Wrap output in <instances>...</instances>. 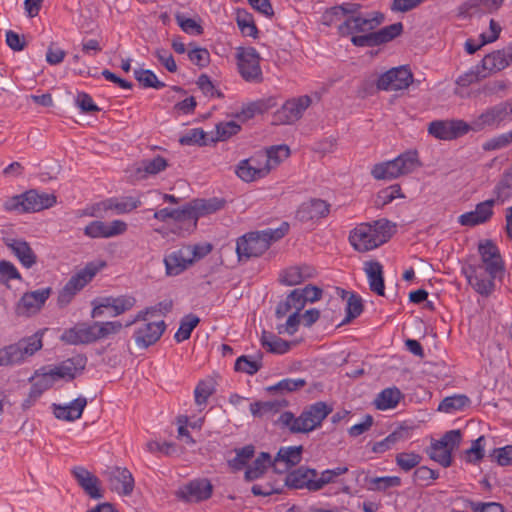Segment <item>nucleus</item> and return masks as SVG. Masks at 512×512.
I'll return each instance as SVG.
<instances>
[{
    "label": "nucleus",
    "mask_w": 512,
    "mask_h": 512,
    "mask_svg": "<svg viewBox=\"0 0 512 512\" xmlns=\"http://www.w3.org/2000/svg\"><path fill=\"white\" fill-rule=\"evenodd\" d=\"M364 271L368 278L370 290L379 296H384L385 285L381 263L378 261H367L364 263Z\"/></svg>",
    "instance_id": "nucleus-32"
},
{
    "label": "nucleus",
    "mask_w": 512,
    "mask_h": 512,
    "mask_svg": "<svg viewBox=\"0 0 512 512\" xmlns=\"http://www.w3.org/2000/svg\"><path fill=\"white\" fill-rule=\"evenodd\" d=\"M512 120V98L488 107L472 120L470 130L482 131L486 128H498L502 123Z\"/></svg>",
    "instance_id": "nucleus-8"
},
{
    "label": "nucleus",
    "mask_w": 512,
    "mask_h": 512,
    "mask_svg": "<svg viewBox=\"0 0 512 512\" xmlns=\"http://www.w3.org/2000/svg\"><path fill=\"white\" fill-rule=\"evenodd\" d=\"M331 412L332 407L319 401L306 407L298 417L290 411L282 413L278 418V423L292 434H307L320 427Z\"/></svg>",
    "instance_id": "nucleus-3"
},
{
    "label": "nucleus",
    "mask_w": 512,
    "mask_h": 512,
    "mask_svg": "<svg viewBox=\"0 0 512 512\" xmlns=\"http://www.w3.org/2000/svg\"><path fill=\"white\" fill-rule=\"evenodd\" d=\"M383 21L384 15L381 12L360 14L353 19H345V22L339 24L338 34L343 37L352 36L351 42L357 47L378 46L393 40L403 31L401 22L374 31Z\"/></svg>",
    "instance_id": "nucleus-1"
},
{
    "label": "nucleus",
    "mask_w": 512,
    "mask_h": 512,
    "mask_svg": "<svg viewBox=\"0 0 512 512\" xmlns=\"http://www.w3.org/2000/svg\"><path fill=\"white\" fill-rule=\"evenodd\" d=\"M75 370L76 368L73 366V363L70 360L48 370L46 368L41 369V371H44L47 376H51L52 383L59 379H73L75 377Z\"/></svg>",
    "instance_id": "nucleus-44"
},
{
    "label": "nucleus",
    "mask_w": 512,
    "mask_h": 512,
    "mask_svg": "<svg viewBox=\"0 0 512 512\" xmlns=\"http://www.w3.org/2000/svg\"><path fill=\"white\" fill-rule=\"evenodd\" d=\"M142 202L139 197L126 196V197H112L101 202L103 210H114L116 214H127L139 208Z\"/></svg>",
    "instance_id": "nucleus-29"
},
{
    "label": "nucleus",
    "mask_w": 512,
    "mask_h": 512,
    "mask_svg": "<svg viewBox=\"0 0 512 512\" xmlns=\"http://www.w3.org/2000/svg\"><path fill=\"white\" fill-rule=\"evenodd\" d=\"M481 0H467L457 8V15L462 18L472 17L473 15H482Z\"/></svg>",
    "instance_id": "nucleus-64"
},
{
    "label": "nucleus",
    "mask_w": 512,
    "mask_h": 512,
    "mask_svg": "<svg viewBox=\"0 0 512 512\" xmlns=\"http://www.w3.org/2000/svg\"><path fill=\"white\" fill-rule=\"evenodd\" d=\"M200 319L193 315H186L180 322V326L174 335L175 340L180 343L190 338L192 331L198 325Z\"/></svg>",
    "instance_id": "nucleus-48"
},
{
    "label": "nucleus",
    "mask_w": 512,
    "mask_h": 512,
    "mask_svg": "<svg viewBox=\"0 0 512 512\" xmlns=\"http://www.w3.org/2000/svg\"><path fill=\"white\" fill-rule=\"evenodd\" d=\"M289 231V224L283 222L278 228H267L262 231L250 232L237 240L236 252L240 261L259 257L270 245L283 238Z\"/></svg>",
    "instance_id": "nucleus-2"
},
{
    "label": "nucleus",
    "mask_w": 512,
    "mask_h": 512,
    "mask_svg": "<svg viewBox=\"0 0 512 512\" xmlns=\"http://www.w3.org/2000/svg\"><path fill=\"white\" fill-rule=\"evenodd\" d=\"M79 486L93 499L96 498V478L91 472L82 466H76L72 469Z\"/></svg>",
    "instance_id": "nucleus-36"
},
{
    "label": "nucleus",
    "mask_w": 512,
    "mask_h": 512,
    "mask_svg": "<svg viewBox=\"0 0 512 512\" xmlns=\"http://www.w3.org/2000/svg\"><path fill=\"white\" fill-rule=\"evenodd\" d=\"M284 405L285 401H256L250 404V412L254 417H263L268 413L277 412Z\"/></svg>",
    "instance_id": "nucleus-52"
},
{
    "label": "nucleus",
    "mask_w": 512,
    "mask_h": 512,
    "mask_svg": "<svg viewBox=\"0 0 512 512\" xmlns=\"http://www.w3.org/2000/svg\"><path fill=\"white\" fill-rule=\"evenodd\" d=\"M422 457L415 452H401L395 457L396 464L403 471H410L415 468L420 462Z\"/></svg>",
    "instance_id": "nucleus-58"
},
{
    "label": "nucleus",
    "mask_w": 512,
    "mask_h": 512,
    "mask_svg": "<svg viewBox=\"0 0 512 512\" xmlns=\"http://www.w3.org/2000/svg\"><path fill=\"white\" fill-rule=\"evenodd\" d=\"M177 214L174 215V219L177 222L186 224L189 228H196L198 217L195 210L194 203L184 206L181 209H175Z\"/></svg>",
    "instance_id": "nucleus-54"
},
{
    "label": "nucleus",
    "mask_w": 512,
    "mask_h": 512,
    "mask_svg": "<svg viewBox=\"0 0 512 512\" xmlns=\"http://www.w3.org/2000/svg\"><path fill=\"white\" fill-rule=\"evenodd\" d=\"M305 385H306V381L302 378H297V379L286 378V379L279 381L275 385L269 386L267 388V390L269 392H279L281 394H284V393L297 391V390L301 389L302 387H304Z\"/></svg>",
    "instance_id": "nucleus-55"
},
{
    "label": "nucleus",
    "mask_w": 512,
    "mask_h": 512,
    "mask_svg": "<svg viewBox=\"0 0 512 512\" xmlns=\"http://www.w3.org/2000/svg\"><path fill=\"white\" fill-rule=\"evenodd\" d=\"M86 404V399L82 397H79L66 405L54 403L52 405L53 414L59 420L74 421L81 417Z\"/></svg>",
    "instance_id": "nucleus-30"
},
{
    "label": "nucleus",
    "mask_w": 512,
    "mask_h": 512,
    "mask_svg": "<svg viewBox=\"0 0 512 512\" xmlns=\"http://www.w3.org/2000/svg\"><path fill=\"white\" fill-rule=\"evenodd\" d=\"M41 348L42 339L38 333L21 339L17 343L7 345L0 349V366L20 364Z\"/></svg>",
    "instance_id": "nucleus-7"
},
{
    "label": "nucleus",
    "mask_w": 512,
    "mask_h": 512,
    "mask_svg": "<svg viewBox=\"0 0 512 512\" xmlns=\"http://www.w3.org/2000/svg\"><path fill=\"white\" fill-rule=\"evenodd\" d=\"M135 79L145 88L162 89L165 83L158 80L155 73L148 69H135Z\"/></svg>",
    "instance_id": "nucleus-50"
},
{
    "label": "nucleus",
    "mask_w": 512,
    "mask_h": 512,
    "mask_svg": "<svg viewBox=\"0 0 512 512\" xmlns=\"http://www.w3.org/2000/svg\"><path fill=\"white\" fill-rule=\"evenodd\" d=\"M167 161L161 156L152 159H144L134 165V177L138 180L145 179L149 175H155L165 170Z\"/></svg>",
    "instance_id": "nucleus-33"
},
{
    "label": "nucleus",
    "mask_w": 512,
    "mask_h": 512,
    "mask_svg": "<svg viewBox=\"0 0 512 512\" xmlns=\"http://www.w3.org/2000/svg\"><path fill=\"white\" fill-rule=\"evenodd\" d=\"M136 305V298L129 294L98 297V317H117L130 311Z\"/></svg>",
    "instance_id": "nucleus-14"
},
{
    "label": "nucleus",
    "mask_w": 512,
    "mask_h": 512,
    "mask_svg": "<svg viewBox=\"0 0 512 512\" xmlns=\"http://www.w3.org/2000/svg\"><path fill=\"white\" fill-rule=\"evenodd\" d=\"M421 166L416 151H406L393 160L373 166L371 175L377 180H393L415 171Z\"/></svg>",
    "instance_id": "nucleus-5"
},
{
    "label": "nucleus",
    "mask_w": 512,
    "mask_h": 512,
    "mask_svg": "<svg viewBox=\"0 0 512 512\" xmlns=\"http://www.w3.org/2000/svg\"><path fill=\"white\" fill-rule=\"evenodd\" d=\"M171 308H172L171 301L160 302L158 305H156L154 307L145 308V309L139 311L132 320L128 321L125 324V327H130L133 324H136L141 321H146L148 315L153 314L157 311L167 313L171 310Z\"/></svg>",
    "instance_id": "nucleus-56"
},
{
    "label": "nucleus",
    "mask_w": 512,
    "mask_h": 512,
    "mask_svg": "<svg viewBox=\"0 0 512 512\" xmlns=\"http://www.w3.org/2000/svg\"><path fill=\"white\" fill-rule=\"evenodd\" d=\"M262 367L261 357L254 358L242 355L235 362V370L249 375H254Z\"/></svg>",
    "instance_id": "nucleus-49"
},
{
    "label": "nucleus",
    "mask_w": 512,
    "mask_h": 512,
    "mask_svg": "<svg viewBox=\"0 0 512 512\" xmlns=\"http://www.w3.org/2000/svg\"><path fill=\"white\" fill-rule=\"evenodd\" d=\"M412 82L413 74L410 69L401 66L383 73L377 80V88L384 91H398L408 88Z\"/></svg>",
    "instance_id": "nucleus-15"
},
{
    "label": "nucleus",
    "mask_w": 512,
    "mask_h": 512,
    "mask_svg": "<svg viewBox=\"0 0 512 512\" xmlns=\"http://www.w3.org/2000/svg\"><path fill=\"white\" fill-rule=\"evenodd\" d=\"M50 288H44L25 293L16 306V313L19 316H28L36 313L49 298Z\"/></svg>",
    "instance_id": "nucleus-18"
},
{
    "label": "nucleus",
    "mask_w": 512,
    "mask_h": 512,
    "mask_svg": "<svg viewBox=\"0 0 512 512\" xmlns=\"http://www.w3.org/2000/svg\"><path fill=\"white\" fill-rule=\"evenodd\" d=\"M315 269L309 265L292 266L283 270L279 276L282 284L294 286L314 276Z\"/></svg>",
    "instance_id": "nucleus-31"
},
{
    "label": "nucleus",
    "mask_w": 512,
    "mask_h": 512,
    "mask_svg": "<svg viewBox=\"0 0 512 512\" xmlns=\"http://www.w3.org/2000/svg\"><path fill=\"white\" fill-rule=\"evenodd\" d=\"M495 202V199H489L478 203L475 210L461 214L458 217V223L461 226L468 227H474L486 223L493 215V206Z\"/></svg>",
    "instance_id": "nucleus-19"
},
{
    "label": "nucleus",
    "mask_w": 512,
    "mask_h": 512,
    "mask_svg": "<svg viewBox=\"0 0 512 512\" xmlns=\"http://www.w3.org/2000/svg\"><path fill=\"white\" fill-rule=\"evenodd\" d=\"M261 343L267 351L276 354H284L291 348L290 342L266 331L262 333Z\"/></svg>",
    "instance_id": "nucleus-38"
},
{
    "label": "nucleus",
    "mask_w": 512,
    "mask_h": 512,
    "mask_svg": "<svg viewBox=\"0 0 512 512\" xmlns=\"http://www.w3.org/2000/svg\"><path fill=\"white\" fill-rule=\"evenodd\" d=\"M512 62V51L497 50L486 55L481 61L482 70L487 76L493 72L501 71Z\"/></svg>",
    "instance_id": "nucleus-28"
},
{
    "label": "nucleus",
    "mask_w": 512,
    "mask_h": 512,
    "mask_svg": "<svg viewBox=\"0 0 512 512\" xmlns=\"http://www.w3.org/2000/svg\"><path fill=\"white\" fill-rule=\"evenodd\" d=\"M270 173L268 160L260 151L253 156L241 160L235 168V174L244 182H254Z\"/></svg>",
    "instance_id": "nucleus-10"
},
{
    "label": "nucleus",
    "mask_w": 512,
    "mask_h": 512,
    "mask_svg": "<svg viewBox=\"0 0 512 512\" xmlns=\"http://www.w3.org/2000/svg\"><path fill=\"white\" fill-rule=\"evenodd\" d=\"M312 104L308 95H302L287 100L274 114V123L278 125H291L302 118L304 112Z\"/></svg>",
    "instance_id": "nucleus-11"
},
{
    "label": "nucleus",
    "mask_w": 512,
    "mask_h": 512,
    "mask_svg": "<svg viewBox=\"0 0 512 512\" xmlns=\"http://www.w3.org/2000/svg\"><path fill=\"white\" fill-rule=\"evenodd\" d=\"M302 446L281 447L272 462L276 473H285L300 463L302 459Z\"/></svg>",
    "instance_id": "nucleus-21"
},
{
    "label": "nucleus",
    "mask_w": 512,
    "mask_h": 512,
    "mask_svg": "<svg viewBox=\"0 0 512 512\" xmlns=\"http://www.w3.org/2000/svg\"><path fill=\"white\" fill-rule=\"evenodd\" d=\"M478 251L481 257L479 264L486 266L495 265V269L504 272V264L499 249L491 240L479 243Z\"/></svg>",
    "instance_id": "nucleus-34"
},
{
    "label": "nucleus",
    "mask_w": 512,
    "mask_h": 512,
    "mask_svg": "<svg viewBox=\"0 0 512 512\" xmlns=\"http://www.w3.org/2000/svg\"><path fill=\"white\" fill-rule=\"evenodd\" d=\"M237 69L242 79L248 83L263 81L260 54L254 47H238L235 54Z\"/></svg>",
    "instance_id": "nucleus-9"
},
{
    "label": "nucleus",
    "mask_w": 512,
    "mask_h": 512,
    "mask_svg": "<svg viewBox=\"0 0 512 512\" xmlns=\"http://www.w3.org/2000/svg\"><path fill=\"white\" fill-rule=\"evenodd\" d=\"M134 331L133 337L135 343L140 348H148L155 344L162 336L166 329L163 320L155 322L142 321Z\"/></svg>",
    "instance_id": "nucleus-17"
},
{
    "label": "nucleus",
    "mask_w": 512,
    "mask_h": 512,
    "mask_svg": "<svg viewBox=\"0 0 512 512\" xmlns=\"http://www.w3.org/2000/svg\"><path fill=\"white\" fill-rule=\"evenodd\" d=\"M470 399L464 394H455L445 397L439 404L438 410L444 413H453L465 409L470 405Z\"/></svg>",
    "instance_id": "nucleus-41"
},
{
    "label": "nucleus",
    "mask_w": 512,
    "mask_h": 512,
    "mask_svg": "<svg viewBox=\"0 0 512 512\" xmlns=\"http://www.w3.org/2000/svg\"><path fill=\"white\" fill-rule=\"evenodd\" d=\"M236 23L244 36L257 37L258 29L252 14L244 9H238L236 13Z\"/></svg>",
    "instance_id": "nucleus-43"
},
{
    "label": "nucleus",
    "mask_w": 512,
    "mask_h": 512,
    "mask_svg": "<svg viewBox=\"0 0 512 512\" xmlns=\"http://www.w3.org/2000/svg\"><path fill=\"white\" fill-rule=\"evenodd\" d=\"M404 430L400 429L392 432L386 438L381 441L375 442L372 446L374 453H384L389 450L398 441L403 439Z\"/></svg>",
    "instance_id": "nucleus-59"
},
{
    "label": "nucleus",
    "mask_w": 512,
    "mask_h": 512,
    "mask_svg": "<svg viewBox=\"0 0 512 512\" xmlns=\"http://www.w3.org/2000/svg\"><path fill=\"white\" fill-rule=\"evenodd\" d=\"M442 442L435 441L430 446L429 456L443 467H449L452 463V452Z\"/></svg>",
    "instance_id": "nucleus-46"
},
{
    "label": "nucleus",
    "mask_w": 512,
    "mask_h": 512,
    "mask_svg": "<svg viewBox=\"0 0 512 512\" xmlns=\"http://www.w3.org/2000/svg\"><path fill=\"white\" fill-rule=\"evenodd\" d=\"M123 329V324L118 321H98V340L112 339Z\"/></svg>",
    "instance_id": "nucleus-57"
},
{
    "label": "nucleus",
    "mask_w": 512,
    "mask_h": 512,
    "mask_svg": "<svg viewBox=\"0 0 512 512\" xmlns=\"http://www.w3.org/2000/svg\"><path fill=\"white\" fill-rule=\"evenodd\" d=\"M271 456L266 452H261L259 456L254 460L253 464L249 466L245 471V479L247 481H253L260 478L266 471L268 466H272Z\"/></svg>",
    "instance_id": "nucleus-39"
},
{
    "label": "nucleus",
    "mask_w": 512,
    "mask_h": 512,
    "mask_svg": "<svg viewBox=\"0 0 512 512\" xmlns=\"http://www.w3.org/2000/svg\"><path fill=\"white\" fill-rule=\"evenodd\" d=\"M330 205L322 199H311L302 203L296 211V218L301 222L315 221L328 216Z\"/></svg>",
    "instance_id": "nucleus-22"
},
{
    "label": "nucleus",
    "mask_w": 512,
    "mask_h": 512,
    "mask_svg": "<svg viewBox=\"0 0 512 512\" xmlns=\"http://www.w3.org/2000/svg\"><path fill=\"white\" fill-rule=\"evenodd\" d=\"M111 491L120 496H130L135 487L132 473L126 467L111 466L102 472Z\"/></svg>",
    "instance_id": "nucleus-13"
},
{
    "label": "nucleus",
    "mask_w": 512,
    "mask_h": 512,
    "mask_svg": "<svg viewBox=\"0 0 512 512\" xmlns=\"http://www.w3.org/2000/svg\"><path fill=\"white\" fill-rule=\"evenodd\" d=\"M192 255L189 247L182 246L178 250L172 251L164 257L166 274L168 276H177L193 265Z\"/></svg>",
    "instance_id": "nucleus-20"
},
{
    "label": "nucleus",
    "mask_w": 512,
    "mask_h": 512,
    "mask_svg": "<svg viewBox=\"0 0 512 512\" xmlns=\"http://www.w3.org/2000/svg\"><path fill=\"white\" fill-rule=\"evenodd\" d=\"M15 256L19 259L21 264L26 268L32 267L36 262V255L25 241H14L10 244Z\"/></svg>",
    "instance_id": "nucleus-40"
},
{
    "label": "nucleus",
    "mask_w": 512,
    "mask_h": 512,
    "mask_svg": "<svg viewBox=\"0 0 512 512\" xmlns=\"http://www.w3.org/2000/svg\"><path fill=\"white\" fill-rule=\"evenodd\" d=\"M398 197H403L401 188L398 184H394L379 191L375 203L378 207H383Z\"/></svg>",
    "instance_id": "nucleus-61"
},
{
    "label": "nucleus",
    "mask_w": 512,
    "mask_h": 512,
    "mask_svg": "<svg viewBox=\"0 0 512 512\" xmlns=\"http://www.w3.org/2000/svg\"><path fill=\"white\" fill-rule=\"evenodd\" d=\"M25 212H38L48 209L56 203V197L53 194L39 192L31 189L23 193Z\"/></svg>",
    "instance_id": "nucleus-27"
},
{
    "label": "nucleus",
    "mask_w": 512,
    "mask_h": 512,
    "mask_svg": "<svg viewBox=\"0 0 512 512\" xmlns=\"http://www.w3.org/2000/svg\"><path fill=\"white\" fill-rule=\"evenodd\" d=\"M29 381L31 383V388L27 398L22 402V408L25 410L31 408L41 397L43 392L53 385L51 382V376H47L45 372L41 370L36 371Z\"/></svg>",
    "instance_id": "nucleus-25"
},
{
    "label": "nucleus",
    "mask_w": 512,
    "mask_h": 512,
    "mask_svg": "<svg viewBox=\"0 0 512 512\" xmlns=\"http://www.w3.org/2000/svg\"><path fill=\"white\" fill-rule=\"evenodd\" d=\"M96 275V264L88 263L85 268L73 275L65 284L58 295V305L64 307L68 305L73 297L84 288Z\"/></svg>",
    "instance_id": "nucleus-12"
},
{
    "label": "nucleus",
    "mask_w": 512,
    "mask_h": 512,
    "mask_svg": "<svg viewBox=\"0 0 512 512\" xmlns=\"http://www.w3.org/2000/svg\"><path fill=\"white\" fill-rule=\"evenodd\" d=\"M198 219L206 214L214 213L224 207L225 201L218 198L193 201Z\"/></svg>",
    "instance_id": "nucleus-51"
},
{
    "label": "nucleus",
    "mask_w": 512,
    "mask_h": 512,
    "mask_svg": "<svg viewBox=\"0 0 512 512\" xmlns=\"http://www.w3.org/2000/svg\"><path fill=\"white\" fill-rule=\"evenodd\" d=\"M128 229V225L123 220H113L111 222L98 221V237L112 238L123 235Z\"/></svg>",
    "instance_id": "nucleus-42"
},
{
    "label": "nucleus",
    "mask_w": 512,
    "mask_h": 512,
    "mask_svg": "<svg viewBox=\"0 0 512 512\" xmlns=\"http://www.w3.org/2000/svg\"><path fill=\"white\" fill-rule=\"evenodd\" d=\"M212 485L206 479L194 480L178 491V496L187 502H200L210 498Z\"/></svg>",
    "instance_id": "nucleus-23"
},
{
    "label": "nucleus",
    "mask_w": 512,
    "mask_h": 512,
    "mask_svg": "<svg viewBox=\"0 0 512 512\" xmlns=\"http://www.w3.org/2000/svg\"><path fill=\"white\" fill-rule=\"evenodd\" d=\"M487 73H485L480 65L475 66L470 71L466 72L465 74L461 75L457 81L456 84L460 87H468L469 85L479 81L482 78H486Z\"/></svg>",
    "instance_id": "nucleus-63"
},
{
    "label": "nucleus",
    "mask_w": 512,
    "mask_h": 512,
    "mask_svg": "<svg viewBox=\"0 0 512 512\" xmlns=\"http://www.w3.org/2000/svg\"><path fill=\"white\" fill-rule=\"evenodd\" d=\"M470 125L463 120H438L429 124L428 132L440 140H452L467 134Z\"/></svg>",
    "instance_id": "nucleus-16"
},
{
    "label": "nucleus",
    "mask_w": 512,
    "mask_h": 512,
    "mask_svg": "<svg viewBox=\"0 0 512 512\" xmlns=\"http://www.w3.org/2000/svg\"><path fill=\"white\" fill-rule=\"evenodd\" d=\"M317 472L314 469L306 467H299L286 475L285 484L287 487L292 489H303L306 488L310 491H314L312 488L315 484V478Z\"/></svg>",
    "instance_id": "nucleus-26"
},
{
    "label": "nucleus",
    "mask_w": 512,
    "mask_h": 512,
    "mask_svg": "<svg viewBox=\"0 0 512 512\" xmlns=\"http://www.w3.org/2000/svg\"><path fill=\"white\" fill-rule=\"evenodd\" d=\"M512 143V131L497 135L482 144L484 151H494L507 147Z\"/></svg>",
    "instance_id": "nucleus-60"
},
{
    "label": "nucleus",
    "mask_w": 512,
    "mask_h": 512,
    "mask_svg": "<svg viewBox=\"0 0 512 512\" xmlns=\"http://www.w3.org/2000/svg\"><path fill=\"white\" fill-rule=\"evenodd\" d=\"M401 397L402 394L398 388H386L377 395L374 403L379 410L392 409L397 406Z\"/></svg>",
    "instance_id": "nucleus-37"
},
{
    "label": "nucleus",
    "mask_w": 512,
    "mask_h": 512,
    "mask_svg": "<svg viewBox=\"0 0 512 512\" xmlns=\"http://www.w3.org/2000/svg\"><path fill=\"white\" fill-rule=\"evenodd\" d=\"M391 238V223L386 219L361 223L349 235L352 247L361 253L373 250Z\"/></svg>",
    "instance_id": "nucleus-4"
},
{
    "label": "nucleus",
    "mask_w": 512,
    "mask_h": 512,
    "mask_svg": "<svg viewBox=\"0 0 512 512\" xmlns=\"http://www.w3.org/2000/svg\"><path fill=\"white\" fill-rule=\"evenodd\" d=\"M366 482L370 491H386L389 488L401 485V479L398 476L372 477L368 478Z\"/></svg>",
    "instance_id": "nucleus-47"
},
{
    "label": "nucleus",
    "mask_w": 512,
    "mask_h": 512,
    "mask_svg": "<svg viewBox=\"0 0 512 512\" xmlns=\"http://www.w3.org/2000/svg\"><path fill=\"white\" fill-rule=\"evenodd\" d=\"M236 455L233 459L228 460V465L233 470H241L246 466V464L251 460L254 456V447L252 445H247L243 448L235 450Z\"/></svg>",
    "instance_id": "nucleus-53"
},
{
    "label": "nucleus",
    "mask_w": 512,
    "mask_h": 512,
    "mask_svg": "<svg viewBox=\"0 0 512 512\" xmlns=\"http://www.w3.org/2000/svg\"><path fill=\"white\" fill-rule=\"evenodd\" d=\"M277 105V99L274 96L258 99L244 105L241 109L240 116L247 120L253 118L257 114H263Z\"/></svg>",
    "instance_id": "nucleus-35"
},
{
    "label": "nucleus",
    "mask_w": 512,
    "mask_h": 512,
    "mask_svg": "<svg viewBox=\"0 0 512 512\" xmlns=\"http://www.w3.org/2000/svg\"><path fill=\"white\" fill-rule=\"evenodd\" d=\"M182 145H206V133L200 128H194L187 131L179 139Z\"/></svg>",
    "instance_id": "nucleus-62"
},
{
    "label": "nucleus",
    "mask_w": 512,
    "mask_h": 512,
    "mask_svg": "<svg viewBox=\"0 0 512 512\" xmlns=\"http://www.w3.org/2000/svg\"><path fill=\"white\" fill-rule=\"evenodd\" d=\"M268 160V167L271 171L274 167L279 165L283 160L289 157L290 149L286 145L271 146L265 151H260Z\"/></svg>",
    "instance_id": "nucleus-45"
},
{
    "label": "nucleus",
    "mask_w": 512,
    "mask_h": 512,
    "mask_svg": "<svg viewBox=\"0 0 512 512\" xmlns=\"http://www.w3.org/2000/svg\"><path fill=\"white\" fill-rule=\"evenodd\" d=\"M495 265L486 266L483 264H469L463 268V273L468 280V283L473 289L481 294L488 296L494 288V281L497 278L502 277L503 271L497 270Z\"/></svg>",
    "instance_id": "nucleus-6"
},
{
    "label": "nucleus",
    "mask_w": 512,
    "mask_h": 512,
    "mask_svg": "<svg viewBox=\"0 0 512 512\" xmlns=\"http://www.w3.org/2000/svg\"><path fill=\"white\" fill-rule=\"evenodd\" d=\"M60 340L68 345L88 344L96 340V333L93 326L86 323H78L66 329L60 336Z\"/></svg>",
    "instance_id": "nucleus-24"
}]
</instances>
